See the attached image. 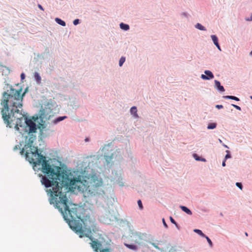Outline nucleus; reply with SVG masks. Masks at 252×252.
Returning <instances> with one entry per match:
<instances>
[{"mask_svg":"<svg viewBox=\"0 0 252 252\" xmlns=\"http://www.w3.org/2000/svg\"><path fill=\"white\" fill-rule=\"evenodd\" d=\"M41 182L46 188L52 186V189L47 191L50 194L53 203H55L56 207L63 215V218L68 223L69 226L77 230H81V226L75 219H80V216L78 215L77 208H70L67 205L68 198L62 192V187H72L76 188V183L78 182L75 179L70 180L68 176L61 170L60 167L57 168L56 172L54 170L53 173L50 175L48 178L45 176L40 175Z\"/></svg>","mask_w":252,"mask_h":252,"instance_id":"1","label":"nucleus"},{"mask_svg":"<svg viewBox=\"0 0 252 252\" xmlns=\"http://www.w3.org/2000/svg\"><path fill=\"white\" fill-rule=\"evenodd\" d=\"M21 89L17 90L11 88L9 92L7 91L3 93L0 102L2 118L7 126L12 127L13 125H15V128L17 130H19V126H22L25 121L29 128L28 134L35 133L37 130L35 123L31 119L24 118L19 110L23 106V96L24 94V93L21 95Z\"/></svg>","mask_w":252,"mask_h":252,"instance_id":"2","label":"nucleus"},{"mask_svg":"<svg viewBox=\"0 0 252 252\" xmlns=\"http://www.w3.org/2000/svg\"><path fill=\"white\" fill-rule=\"evenodd\" d=\"M26 158L30 163H32L34 166L41 165V170L48 177L53 173L54 169L48 163L46 158L38 153L37 147H33L32 149L26 150Z\"/></svg>","mask_w":252,"mask_h":252,"instance_id":"3","label":"nucleus"},{"mask_svg":"<svg viewBox=\"0 0 252 252\" xmlns=\"http://www.w3.org/2000/svg\"><path fill=\"white\" fill-rule=\"evenodd\" d=\"M75 220L78 221L81 224V230L78 231L77 230H75L70 226L71 229L79 235V237L80 238H82L84 236L89 238V239L92 241V242L90 243L91 247L95 252H98V250L101 247L102 245L101 243L97 240H93V238L91 235L92 234V229L91 227L89 226L87 227L88 225L87 224V222H85L83 220H81V219L78 220L75 219Z\"/></svg>","mask_w":252,"mask_h":252,"instance_id":"4","label":"nucleus"},{"mask_svg":"<svg viewBox=\"0 0 252 252\" xmlns=\"http://www.w3.org/2000/svg\"><path fill=\"white\" fill-rule=\"evenodd\" d=\"M102 180L95 175H93L86 190H88L92 194H100L104 192L102 189Z\"/></svg>","mask_w":252,"mask_h":252,"instance_id":"5","label":"nucleus"},{"mask_svg":"<svg viewBox=\"0 0 252 252\" xmlns=\"http://www.w3.org/2000/svg\"><path fill=\"white\" fill-rule=\"evenodd\" d=\"M29 136L26 137V142L24 147L22 149L21 153L23 154L25 150L32 149L33 146H32L33 141L36 139V135H33V133H31L30 134H28Z\"/></svg>","mask_w":252,"mask_h":252,"instance_id":"6","label":"nucleus"},{"mask_svg":"<svg viewBox=\"0 0 252 252\" xmlns=\"http://www.w3.org/2000/svg\"><path fill=\"white\" fill-rule=\"evenodd\" d=\"M145 237L146 234L138 233L137 232L132 233L130 236L131 241H133L135 244L138 245H141Z\"/></svg>","mask_w":252,"mask_h":252,"instance_id":"7","label":"nucleus"},{"mask_svg":"<svg viewBox=\"0 0 252 252\" xmlns=\"http://www.w3.org/2000/svg\"><path fill=\"white\" fill-rule=\"evenodd\" d=\"M205 73L206 75H201V78L204 80H209L214 78V75L211 71L209 70H205Z\"/></svg>","mask_w":252,"mask_h":252,"instance_id":"8","label":"nucleus"},{"mask_svg":"<svg viewBox=\"0 0 252 252\" xmlns=\"http://www.w3.org/2000/svg\"><path fill=\"white\" fill-rule=\"evenodd\" d=\"M39 118L41 120V122H43L44 120L47 119V115L44 109L40 110L39 112Z\"/></svg>","mask_w":252,"mask_h":252,"instance_id":"9","label":"nucleus"},{"mask_svg":"<svg viewBox=\"0 0 252 252\" xmlns=\"http://www.w3.org/2000/svg\"><path fill=\"white\" fill-rule=\"evenodd\" d=\"M215 86L217 89L220 92H224V89L222 86L220 85V82L219 81H215Z\"/></svg>","mask_w":252,"mask_h":252,"instance_id":"10","label":"nucleus"},{"mask_svg":"<svg viewBox=\"0 0 252 252\" xmlns=\"http://www.w3.org/2000/svg\"><path fill=\"white\" fill-rule=\"evenodd\" d=\"M130 113L131 114L133 115V116L137 118L138 117V116L137 114V108L135 106H133L130 109Z\"/></svg>","mask_w":252,"mask_h":252,"instance_id":"11","label":"nucleus"},{"mask_svg":"<svg viewBox=\"0 0 252 252\" xmlns=\"http://www.w3.org/2000/svg\"><path fill=\"white\" fill-rule=\"evenodd\" d=\"M125 245L128 249L136 251L137 250L138 248L137 246L133 244H125Z\"/></svg>","mask_w":252,"mask_h":252,"instance_id":"12","label":"nucleus"},{"mask_svg":"<svg viewBox=\"0 0 252 252\" xmlns=\"http://www.w3.org/2000/svg\"><path fill=\"white\" fill-rule=\"evenodd\" d=\"M180 208L183 211L186 212L188 215H191L192 213H191V211L189 209H188L187 207H186L185 206H181L180 207Z\"/></svg>","mask_w":252,"mask_h":252,"instance_id":"13","label":"nucleus"},{"mask_svg":"<svg viewBox=\"0 0 252 252\" xmlns=\"http://www.w3.org/2000/svg\"><path fill=\"white\" fill-rule=\"evenodd\" d=\"M34 79L38 83H40L41 80L40 76L37 72H35L34 74Z\"/></svg>","mask_w":252,"mask_h":252,"instance_id":"14","label":"nucleus"},{"mask_svg":"<svg viewBox=\"0 0 252 252\" xmlns=\"http://www.w3.org/2000/svg\"><path fill=\"white\" fill-rule=\"evenodd\" d=\"M223 98H225V99H233V100H235L236 101H239L240 99L239 98L236 97V96H232V95H225V96H223Z\"/></svg>","mask_w":252,"mask_h":252,"instance_id":"15","label":"nucleus"},{"mask_svg":"<svg viewBox=\"0 0 252 252\" xmlns=\"http://www.w3.org/2000/svg\"><path fill=\"white\" fill-rule=\"evenodd\" d=\"M120 26L122 29L125 31H127L129 29V27L128 25L124 24L123 23L120 24Z\"/></svg>","mask_w":252,"mask_h":252,"instance_id":"16","label":"nucleus"},{"mask_svg":"<svg viewBox=\"0 0 252 252\" xmlns=\"http://www.w3.org/2000/svg\"><path fill=\"white\" fill-rule=\"evenodd\" d=\"M56 22L59 24V25L62 26H65V23L61 19H59L58 18H56L55 19Z\"/></svg>","mask_w":252,"mask_h":252,"instance_id":"17","label":"nucleus"},{"mask_svg":"<svg viewBox=\"0 0 252 252\" xmlns=\"http://www.w3.org/2000/svg\"><path fill=\"white\" fill-rule=\"evenodd\" d=\"M195 28L200 30H201V31H206V29L204 27H203L201 24H199V23H197L196 25H195Z\"/></svg>","mask_w":252,"mask_h":252,"instance_id":"18","label":"nucleus"},{"mask_svg":"<svg viewBox=\"0 0 252 252\" xmlns=\"http://www.w3.org/2000/svg\"><path fill=\"white\" fill-rule=\"evenodd\" d=\"M212 39L215 45L218 44V39L216 35H211Z\"/></svg>","mask_w":252,"mask_h":252,"instance_id":"19","label":"nucleus"},{"mask_svg":"<svg viewBox=\"0 0 252 252\" xmlns=\"http://www.w3.org/2000/svg\"><path fill=\"white\" fill-rule=\"evenodd\" d=\"M217 124L216 123L209 124L207 126L208 129H214L216 127Z\"/></svg>","mask_w":252,"mask_h":252,"instance_id":"20","label":"nucleus"},{"mask_svg":"<svg viewBox=\"0 0 252 252\" xmlns=\"http://www.w3.org/2000/svg\"><path fill=\"white\" fill-rule=\"evenodd\" d=\"M194 231L202 237H204L205 236V234L202 232V231L199 229H195L194 230Z\"/></svg>","mask_w":252,"mask_h":252,"instance_id":"21","label":"nucleus"},{"mask_svg":"<svg viewBox=\"0 0 252 252\" xmlns=\"http://www.w3.org/2000/svg\"><path fill=\"white\" fill-rule=\"evenodd\" d=\"M125 60H126V59L125 57H122L121 58V59H120V61H119V65L120 66H122L123 64L125 62Z\"/></svg>","mask_w":252,"mask_h":252,"instance_id":"22","label":"nucleus"},{"mask_svg":"<svg viewBox=\"0 0 252 252\" xmlns=\"http://www.w3.org/2000/svg\"><path fill=\"white\" fill-rule=\"evenodd\" d=\"M205 237V238H206V239H207V242H208V243H209V244L210 246L211 247H212V246H213V243H212V242L211 240H210V239L208 237H207V236H205V237Z\"/></svg>","mask_w":252,"mask_h":252,"instance_id":"23","label":"nucleus"},{"mask_svg":"<svg viewBox=\"0 0 252 252\" xmlns=\"http://www.w3.org/2000/svg\"><path fill=\"white\" fill-rule=\"evenodd\" d=\"M137 203H138V206L139 207V209L140 210H142L143 208V207L142 203L141 200H138L137 201Z\"/></svg>","mask_w":252,"mask_h":252,"instance_id":"24","label":"nucleus"},{"mask_svg":"<svg viewBox=\"0 0 252 252\" xmlns=\"http://www.w3.org/2000/svg\"><path fill=\"white\" fill-rule=\"evenodd\" d=\"M66 116H64V117H60L59 118H58L57 119H56V122H60L63 120H64L65 118H66Z\"/></svg>","mask_w":252,"mask_h":252,"instance_id":"25","label":"nucleus"},{"mask_svg":"<svg viewBox=\"0 0 252 252\" xmlns=\"http://www.w3.org/2000/svg\"><path fill=\"white\" fill-rule=\"evenodd\" d=\"M226 152L227 153V154L226 155L225 157V159L226 160V159L227 158H231V155L229 153V151L228 150H227L226 151Z\"/></svg>","mask_w":252,"mask_h":252,"instance_id":"26","label":"nucleus"},{"mask_svg":"<svg viewBox=\"0 0 252 252\" xmlns=\"http://www.w3.org/2000/svg\"><path fill=\"white\" fill-rule=\"evenodd\" d=\"M45 127V126L44 124H39V126H38V128L41 131Z\"/></svg>","mask_w":252,"mask_h":252,"instance_id":"27","label":"nucleus"},{"mask_svg":"<svg viewBox=\"0 0 252 252\" xmlns=\"http://www.w3.org/2000/svg\"><path fill=\"white\" fill-rule=\"evenodd\" d=\"M236 185L240 189H242V188H243V186H242V185L241 183H236Z\"/></svg>","mask_w":252,"mask_h":252,"instance_id":"28","label":"nucleus"},{"mask_svg":"<svg viewBox=\"0 0 252 252\" xmlns=\"http://www.w3.org/2000/svg\"><path fill=\"white\" fill-rule=\"evenodd\" d=\"M170 221L172 223L175 224L176 226H177V224L176 223V222L175 221V220L173 219L172 217H170Z\"/></svg>","mask_w":252,"mask_h":252,"instance_id":"29","label":"nucleus"},{"mask_svg":"<svg viewBox=\"0 0 252 252\" xmlns=\"http://www.w3.org/2000/svg\"><path fill=\"white\" fill-rule=\"evenodd\" d=\"M100 252H110V250L109 249L106 248V249H103L102 250H101Z\"/></svg>","mask_w":252,"mask_h":252,"instance_id":"30","label":"nucleus"},{"mask_svg":"<svg viewBox=\"0 0 252 252\" xmlns=\"http://www.w3.org/2000/svg\"><path fill=\"white\" fill-rule=\"evenodd\" d=\"M232 106L233 107H235L236 109H237L238 110H241V108L239 106H237V105L233 104H232Z\"/></svg>","mask_w":252,"mask_h":252,"instance_id":"31","label":"nucleus"},{"mask_svg":"<svg viewBox=\"0 0 252 252\" xmlns=\"http://www.w3.org/2000/svg\"><path fill=\"white\" fill-rule=\"evenodd\" d=\"M79 23V19H75L73 21V24L74 25H76Z\"/></svg>","mask_w":252,"mask_h":252,"instance_id":"32","label":"nucleus"},{"mask_svg":"<svg viewBox=\"0 0 252 252\" xmlns=\"http://www.w3.org/2000/svg\"><path fill=\"white\" fill-rule=\"evenodd\" d=\"M193 157H194V158H195V159L196 160H201V159H200L199 157H197V155H196V154H194V155H193Z\"/></svg>","mask_w":252,"mask_h":252,"instance_id":"33","label":"nucleus"},{"mask_svg":"<svg viewBox=\"0 0 252 252\" xmlns=\"http://www.w3.org/2000/svg\"><path fill=\"white\" fill-rule=\"evenodd\" d=\"M162 221H163V223L164 226L166 228H167L168 226H167V224L166 223L165 220L164 219H162Z\"/></svg>","mask_w":252,"mask_h":252,"instance_id":"34","label":"nucleus"},{"mask_svg":"<svg viewBox=\"0 0 252 252\" xmlns=\"http://www.w3.org/2000/svg\"><path fill=\"white\" fill-rule=\"evenodd\" d=\"M216 107L218 109H221L223 108V106L222 105H217Z\"/></svg>","mask_w":252,"mask_h":252,"instance_id":"35","label":"nucleus"},{"mask_svg":"<svg viewBox=\"0 0 252 252\" xmlns=\"http://www.w3.org/2000/svg\"><path fill=\"white\" fill-rule=\"evenodd\" d=\"M25 78V75L24 73H22L21 74V78L22 80H23V79H24Z\"/></svg>","mask_w":252,"mask_h":252,"instance_id":"36","label":"nucleus"},{"mask_svg":"<svg viewBox=\"0 0 252 252\" xmlns=\"http://www.w3.org/2000/svg\"><path fill=\"white\" fill-rule=\"evenodd\" d=\"M4 68H6V67L5 66L2 65V64H1L0 63V69H3V70Z\"/></svg>","mask_w":252,"mask_h":252,"instance_id":"37","label":"nucleus"},{"mask_svg":"<svg viewBox=\"0 0 252 252\" xmlns=\"http://www.w3.org/2000/svg\"><path fill=\"white\" fill-rule=\"evenodd\" d=\"M152 245L155 247L156 248V249H159V248L158 247V246L157 245H156L155 243H151Z\"/></svg>","mask_w":252,"mask_h":252,"instance_id":"38","label":"nucleus"},{"mask_svg":"<svg viewBox=\"0 0 252 252\" xmlns=\"http://www.w3.org/2000/svg\"><path fill=\"white\" fill-rule=\"evenodd\" d=\"M215 45L217 47V48H218V49H219V50H220V51L221 50V49H220V45H219V43H218V44H216Z\"/></svg>","mask_w":252,"mask_h":252,"instance_id":"39","label":"nucleus"},{"mask_svg":"<svg viewBox=\"0 0 252 252\" xmlns=\"http://www.w3.org/2000/svg\"><path fill=\"white\" fill-rule=\"evenodd\" d=\"M38 7L42 10H43V8L42 7V6L40 5V4H38Z\"/></svg>","mask_w":252,"mask_h":252,"instance_id":"40","label":"nucleus"},{"mask_svg":"<svg viewBox=\"0 0 252 252\" xmlns=\"http://www.w3.org/2000/svg\"><path fill=\"white\" fill-rule=\"evenodd\" d=\"M225 160H225V159H224V160L223 161V162H222V165L223 166H225Z\"/></svg>","mask_w":252,"mask_h":252,"instance_id":"41","label":"nucleus"},{"mask_svg":"<svg viewBox=\"0 0 252 252\" xmlns=\"http://www.w3.org/2000/svg\"><path fill=\"white\" fill-rule=\"evenodd\" d=\"M246 20H247V21H252V14L251 16V18L250 19H247Z\"/></svg>","mask_w":252,"mask_h":252,"instance_id":"42","label":"nucleus"},{"mask_svg":"<svg viewBox=\"0 0 252 252\" xmlns=\"http://www.w3.org/2000/svg\"><path fill=\"white\" fill-rule=\"evenodd\" d=\"M200 160H202V161H206L205 159H204V158L201 159Z\"/></svg>","mask_w":252,"mask_h":252,"instance_id":"43","label":"nucleus"},{"mask_svg":"<svg viewBox=\"0 0 252 252\" xmlns=\"http://www.w3.org/2000/svg\"><path fill=\"white\" fill-rule=\"evenodd\" d=\"M17 149V146H15V147H14V149L15 150V149Z\"/></svg>","mask_w":252,"mask_h":252,"instance_id":"44","label":"nucleus"},{"mask_svg":"<svg viewBox=\"0 0 252 252\" xmlns=\"http://www.w3.org/2000/svg\"><path fill=\"white\" fill-rule=\"evenodd\" d=\"M250 55L252 56V51L250 52Z\"/></svg>","mask_w":252,"mask_h":252,"instance_id":"45","label":"nucleus"},{"mask_svg":"<svg viewBox=\"0 0 252 252\" xmlns=\"http://www.w3.org/2000/svg\"><path fill=\"white\" fill-rule=\"evenodd\" d=\"M245 235H246V236H248V233H247V232H246V233H245Z\"/></svg>","mask_w":252,"mask_h":252,"instance_id":"46","label":"nucleus"},{"mask_svg":"<svg viewBox=\"0 0 252 252\" xmlns=\"http://www.w3.org/2000/svg\"><path fill=\"white\" fill-rule=\"evenodd\" d=\"M38 119V117H37L35 119H34V121H35L36 119Z\"/></svg>","mask_w":252,"mask_h":252,"instance_id":"47","label":"nucleus"},{"mask_svg":"<svg viewBox=\"0 0 252 252\" xmlns=\"http://www.w3.org/2000/svg\"><path fill=\"white\" fill-rule=\"evenodd\" d=\"M219 141L220 143L222 142V141L220 139H219Z\"/></svg>","mask_w":252,"mask_h":252,"instance_id":"48","label":"nucleus"},{"mask_svg":"<svg viewBox=\"0 0 252 252\" xmlns=\"http://www.w3.org/2000/svg\"><path fill=\"white\" fill-rule=\"evenodd\" d=\"M224 147H227V146L226 145H224Z\"/></svg>","mask_w":252,"mask_h":252,"instance_id":"49","label":"nucleus"},{"mask_svg":"<svg viewBox=\"0 0 252 252\" xmlns=\"http://www.w3.org/2000/svg\"><path fill=\"white\" fill-rule=\"evenodd\" d=\"M251 98H252V96H251Z\"/></svg>","mask_w":252,"mask_h":252,"instance_id":"50","label":"nucleus"}]
</instances>
